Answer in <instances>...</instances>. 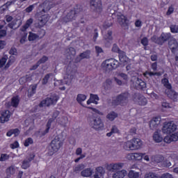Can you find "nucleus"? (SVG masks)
Segmentation results:
<instances>
[{"label": "nucleus", "mask_w": 178, "mask_h": 178, "mask_svg": "<svg viewBox=\"0 0 178 178\" xmlns=\"http://www.w3.org/2000/svg\"><path fill=\"white\" fill-rule=\"evenodd\" d=\"M124 165L123 163H111L107 165V170L109 172H115L113 175V178H124L126 175H127L126 170H120L122 169Z\"/></svg>", "instance_id": "f257e3e1"}, {"label": "nucleus", "mask_w": 178, "mask_h": 178, "mask_svg": "<svg viewBox=\"0 0 178 178\" xmlns=\"http://www.w3.org/2000/svg\"><path fill=\"white\" fill-rule=\"evenodd\" d=\"M83 13V6L76 4L73 10H71L65 17L61 19V22L63 24L69 23L70 22H73V20H76V18L79 15H81Z\"/></svg>", "instance_id": "f03ea898"}, {"label": "nucleus", "mask_w": 178, "mask_h": 178, "mask_svg": "<svg viewBox=\"0 0 178 178\" xmlns=\"http://www.w3.org/2000/svg\"><path fill=\"white\" fill-rule=\"evenodd\" d=\"M129 97H130V93L128 92H122L112 100L111 105L113 106H118L119 105L120 106H126L129 102Z\"/></svg>", "instance_id": "7ed1b4c3"}, {"label": "nucleus", "mask_w": 178, "mask_h": 178, "mask_svg": "<svg viewBox=\"0 0 178 178\" xmlns=\"http://www.w3.org/2000/svg\"><path fill=\"white\" fill-rule=\"evenodd\" d=\"M142 145L143 141H141L140 138H134L125 142L123 145V148L126 149V151H134L136 149H140Z\"/></svg>", "instance_id": "20e7f679"}, {"label": "nucleus", "mask_w": 178, "mask_h": 178, "mask_svg": "<svg viewBox=\"0 0 178 178\" xmlns=\"http://www.w3.org/2000/svg\"><path fill=\"white\" fill-rule=\"evenodd\" d=\"M51 149L49 151L48 154L52 156L55 152H58L62 147H63V140L60 139V136H56L51 140L50 143Z\"/></svg>", "instance_id": "39448f33"}, {"label": "nucleus", "mask_w": 178, "mask_h": 178, "mask_svg": "<svg viewBox=\"0 0 178 178\" xmlns=\"http://www.w3.org/2000/svg\"><path fill=\"white\" fill-rule=\"evenodd\" d=\"M172 38L171 33H162L160 37H157L156 35L152 37V41L158 45H163L165 42L170 41Z\"/></svg>", "instance_id": "423d86ee"}, {"label": "nucleus", "mask_w": 178, "mask_h": 178, "mask_svg": "<svg viewBox=\"0 0 178 178\" xmlns=\"http://www.w3.org/2000/svg\"><path fill=\"white\" fill-rule=\"evenodd\" d=\"M59 101V96L56 94H53L50 97H47L43 99L39 104L40 108H44V106H51V105H56V103Z\"/></svg>", "instance_id": "0eeeda50"}, {"label": "nucleus", "mask_w": 178, "mask_h": 178, "mask_svg": "<svg viewBox=\"0 0 178 178\" xmlns=\"http://www.w3.org/2000/svg\"><path fill=\"white\" fill-rule=\"evenodd\" d=\"M102 66L106 70H113V69L119 67V61L115 58H108L103 61Z\"/></svg>", "instance_id": "6e6552de"}, {"label": "nucleus", "mask_w": 178, "mask_h": 178, "mask_svg": "<svg viewBox=\"0 0 178 178\" xmlns=\"http://www.w3.org/2000/svg\"><path fill=\"white\" fill-rule=\"evenodd\" d=\"M90 125L95 130H103L104 122L99 117H92L90 120Z\"/></svg>", "instance_id": "1a4fd4ad"}, {"label": "nucleus", "mask_w": 178, "mask_h": 178, "mask_svg": "<svg viewBox=\"0 0 178 178\" xmlns=\"http://www.w3.org/2000/svg\"><path fill=\"white\" fill-rule=\"evenodd\" d=\"M177 129V126L173 122H168L164 123L162 130L165 134H171L176 131Z\"/></svg>", "instance_id": "9d476101"}, {"label": "nucleus", "mask_w": 178, "mask_h": 178, "mask_svg": "<svg viewBox=\"0 0 178 178\" xmlns=\"http://www.w3.org/2000/svg\"><path fill=\"white\" fill-rule=\"evenodd\" d=\"M133 98L134 101L138 102V105H140L141 106H145L148 102L147 98L140 93H134Z\"/></svg>", "instance_id": "9b49d317"}, {"label": "nucleus", "mask_w": 178, "mask_h": 178, "mask_svg": "<svg viewBox=\"0 0 178 178\" xmlns=\"http://www.w3.org/2000/svg\"><path fill=\"white\" fill-rule=\"evenodd\" d=\"M90 7L95 12H102V1L101 0H90Z\"/></svg>", "instance_id": "f8f14e48"}, {"label": "nucleus", "mask_w": 178, "mask_h": 178, "mask_svg": "<svg viewBox=\"0 0 178 178\" xmlns=\"http://www.w3.org/2000/svg\"><path fill=\"white\" fill-rule=\"evenodd\" d=\"M134 87L136 90H141L144 91L147 88V83L143 79L137 78L135 82H134Z\"/></svg>", "instance_id": "ddd939ff"}, {"label": "nucleus", "mask_w": 178, "mask_h": 178, "mask_svg": "<svg viewBox=\"0 0 178 178\" xmlns=\"http://www.w3.org/2000/svg\"><path fill=\"white\" fill-rule=\"evenodd\" d=\"M159 124H161V117L157 116V117L153 118L150 120L149 126L151 130H156Z\"/></svg>", "instance_id": "4468645a"}, {"label": "nucleus", "mask_w": 178, "mask_h": 178, "mask_svg": "<svg viewBox=\"0 0 178 178\" xmlns=\"http://www.w3.org/2000/svg\"><path fill=\"white\" fill-rule=\"evenodd\" d=\"M144 155H145V154L131 153L127 154V158L129 161H141Z\"/></svg>", "instance_id": "2eb2a0df"}, {"label": "nucleus", "mask_w": 178, "mask_h": 178, "mask_svg": "<svg viewBox=\"0 0 178 178\" xmlns=\"http://www.w3.org/2000/svg\"><path fill=\"white\" fill-rule=\"evenodd\" d=\"M49 20V18L48 17V15H43L41 16H39L38 17V26L39 29H41L48 23V21Z\"/></svg>", "instance_id": "dca6fc26"}, {"label": "nucleus", "mask_w": 178, "mask_h": 178, "mask_svg": "<svg viewBox=\"0 0 178 178\" xmlns=\"http://www.w3.org/2000/svg\"><path fill=\"white\" fill-rule=\"evenodd\" d=\"M10 116H11V114L9 110L3 111L0 116V123H6V122H9V119H10Z\"/></svg>", "instance_id": "f3484780"}, {"label": "nucleus", "mask_w": 178, "mask_h": 178, "mask_svg": "<svg viewBox=\"0 0 178 178\" xmlns=\"http://www.w3.org/2000/svg\"><path fill=\"white\" fill-rule=\"evenodd\" d=\"M177 140H178V131L175 132L171 135L166 136L164 138L163 141L164 143H166V144H170V143L173 141H177Z\"/></svg>", "instance_id": "a211bd4d"}, {"label": "nucleus", "mask_w": 178, "mask_h": 178, "mask_svg": "<svg viewBox=\"0 0 178 178\" xmlns=\"http://www.w3.org/2000/svg\"><path fill=\"white\" fill-rule=\"evenodd\" d=\"M165 94L168 98L172 99L174 102H177L178 101V94L175 90L170 89V90H165Z\"/></svg>", "instance_id": "6ab92c4d"}, {"label": "nucleus", "mask_w": 178, "mask_h": 178, "mask_svg": "<svg viewBox=\"0 0 178 178\" xmlns=\"http://www.w3.org/2000/svg\"><path fill=\"white\" fill-rule=\"evenodd\" d=\"M90 55H91V51L86 50L83 53L79 54V56H77L75 59V62H80L82 59H90Z\"/></svg>", "instance_id": "aec40b11"}, {"label": "nucleus", "mask_w": 178, "mask_h": 178, "mask_svg": "<svg viewBox=\"0 0 178 178\" xmlns=\"http://www.w3.org/2000/svg\"><path fill=\"white\" fill-rule=\"evenodd\" d=\"M118 23L122 26V27H129V19L125 15H120L118 19Z\"/></svg>", "instance_id": "412c9836"}, {"label": "nucleus", "mask_w": 178, "mask_h": 178, "mask_svg": "<svg viewBox=\"0 0 178 178\" xmlns=\"http://www.w3.org/2000/svg\"><path fill=\"white\" fill-rule=\"evenodd\" d=\"M163 79H161V84H163V87L167 88V91L172 90V84L169 83V79L168 77V74H164Z\"/></svg>", "instance_id": "4be33fe9"}, {"label": "nucleus", "mask_w": 178, "mask_h": 178, "mask_svg": "<svg viewBox=\"0 0 178 178\" xmlns=\"http://www.w3.org/2000/svg\"><path fill=\"white\" fill-rule=\"evenodd\" d=\"M99 101V97H98L97 95L90 94V97L87 101V104L90 105V104H95V105H97Z\"/></svg>", "instance_id": "5701e85b"}, {"label": "nucleus", "mask_w": 178, "mask_h": 178, "mask_svg": "<svg viewBox=\"0 0 178 178\" xmlns=\"http://www.w3.org/2000/svg\"><path fill=\"white\" fill-rule=\"evenodd\" d=\"M83 149H81V147H78L76 149V155H80L79 157L76 158L74 160L75 163H78V162H79L81 161V159H84V158H86V154H83Z\"/></svg>", "instance_id": "b1692460"}, {"label": "nucleus", "mask_w": 178, "mask_h": 178, "mask_svg": "<svg viewBox=\"0 0 178 178\" xmlns=\"http://www.w3.org/2000/svg\"><path fill=\"white\" fill-rule=\"evenodd\" d=\"M73 79H74V75L70 72V74H66L64 76V83L65 84L70 86L72 84V81H73Z\"/></svg>", "instance_id": "393cba45"}, {"label": "nucleus", "mask_w": 178, "mask_h": 178, "mask_svg": "<svg viewBox=\"0 0 178 178\" xmlns=\"http://www.w3.org/2000/svg\"><path fill=\"white\" fill-rule=\"evenodd\" d=\"M54 118H49L46 124V129L43 132H42V136H45L46 134H48V133H49V129H51L52 123H54Z\"/></svg>", "instance_id": "a878e982"}, {"label": "nucleus", "mask_w": 178, "mask_h": 178, "mask_svg": "<svg viewBox=\"0 0 178 178\" xmlns=\"http://www.w3.org/2000/svg\"><path fill=\"white\" fill-rule=\"evenodd\" d=\"M20 103V99L19 98V95L13 96L11 99L10 105L13 106V108H17L19 106V104Z\"/></svg>", "instance_id": "bb28decb"}, {"label": "nucleus", "mask_w": 178, "mask_h": 178, "mask_svg": "<svg viewBox=\"0 0 178 178\" xmlns=\"http://www.w3.org/2000/svg\"><path fill=\"white\" fill-rule=\"evenodd\" d=\"M35 157V156L33 155V156L29 157L28 160H24L22 162V169H28V168H30V162H31V161H33Z\"/></svg>", "instance_id": "cd10ccee"}, {"label": "nucleus", "mask_w": 178, "mask_h": 178, "mask_svg": "<svg viewBox=\"0 0 178 178\" xmlns=\"http://www.w3.org/2000/svg\"><path fill=\"white\" fill-rule=\"evenodd\" d=\"M118 57H119L120 61L122 63H126V62H127V56H126V52L122 50L120 51V52L118 53Z\"/></svg>", "instance_id": "c85d7f7f"}, {"label": "nucleus", "mask_w": 178, "mask_h": 178, "mask_svg": "<svg viewBox=\"0 0 178 178\" xmlns=\"http://www.w3.org/2000/svg\"><path fill=\"white\" fill-rule=\"evenodd\" d=\"M153 140L155 143H162V141H163V138L159 132L155 131L153 135Z\"/></svg>", "instance_id": "c756f323"}, {"label": "nucleus", "mask_w": 178, "mask_h": 178, "mask_svg": "<svg viewBox=\"0 0 178 178\" xmlns=\"http://www.w3.org/2000/svg\"><path fill=\"white\" fill-rule=\"evenodd\" d=\"M31 90L28 91V97L29 98H31V97L34 96V94H35L37 91V87H38V84H33L31 86Z\"/></svg>", "instance_id": "7c9ffc66"}, {"label": "nucleus", "mask_w": 178, "mask_h": 178, "mask_svg": "<svg viewBox=\"0 0 178 178\" xmlns=\"http://www.w3.org/2000/svg\"><path fill=\"white\" fill-rule=\"evenodd\" d=\"M92 175V170L91 168H86L81 171V176L83 177H90Z\"/></svg>", "instance_id": "2f4dec72"}, {"label": "nucleus", "mask_w": 178, "mask_h": 178, "mask_svg": "<svg viewBox=\"0 0 178 178\" xmlns=\"http://www.w3.org/2000/svg\"><path fill=\"white\" fill-rule=\"evenodd\" d=\"M13 3V1H7L3 6L0 7V12L1 13H5L6 10L9 9V7Z\"/></svg>", "instance_id": "473e14b6"}, {"label": "nucleus", "mask_w": 178, "mask_h": 178, "mask_svg": "<svg viewBox=\"0 0 178 178\" xmlns=\"http://www.w3.org/2000/svg\"><path fill=\"white\" fill-rule=\"evenodd\" d=\"M173 44H174V47H172V45L170 44V42H169L171 52H172V54H173V55H177V54H178V43L176 40H174Z\"/></svg>", "instance_id": "72a5a7b5"}, {"label": "nucleus", "mask_w": 178, "mask_h": 178, "mask_svg": "<svg viewBox=\"0 0 178 178\" xmlns=\"http://www.w3.org/2000/svg\"><path fill=\"white\" fill-rule=\"evenodd\" d=\"M33 18H29L25 23V24L22 27L21 30L22 31H26L29 27L33 24Z\"/></svg>", "instance_id": "f704fd0d"}, {"label": "nucleus", "mask_w": 178, "mask_h": 178, "mask_svg": "<svg viewBox=\"0 0 178 178\" xmlns=\"http://www.w3.org/2000/svg\"><path fill=\"white\" fill-rule=\"evenodd\" d=\"M52 76H54V74L52 73L47 74L42 79V86H46V84H48V81H49V79H51Z\"/></svg>", "instance_id": "c9c22d12"}, {"label": "nucleus", "mask_w": 178, "mask_h": 178, "mask_svg": "<svg viewBox=\"0 0 178 178\" xmlns=\"http://www.w3.org/2000/svg\"><path fill=\"white\" fill-rule=\"evenodd\" d=\"M118 117V113H115V111L110 112L107 115L106 118L111 122H113V120Z\"/></svg>", "instance_id": "e433bc0d"}, {"label": "nucleus", "mask_w": 178, "mask_h": 178, "mask_svg": "<svg viewBox=\"0 0 178 178\" xmlns=\"http://www.w3.org/2000/svg\"><path fill=\"white\" fill-rule=\"evenodd\" d=\"M164 157L162 155H156L153 156V161L154 162H156V163H161V162H163Z\"/></svg>", "instance_id": "4c0bfd02"}, {"label": "nucleus", "mask_w": 178, "mask_h": 178, "mask_svg": "<svg viewBox=\"0 0 178 178\" xmlns=\"http://www.w3.org/2000/svg\"><path fill=\"white\" fill-rule=\"evenodd\" d=\"M128 178H140V173L130 170L128 173Z\"/></svg>", "instance_id": "58836bf2"}, {"label": "nucleus", "mask_w": 178, "mask_h": 178, "mask_svg": "<svg viewBox=\"0 0 178 178\" xmlns=\"http://www.w3.org/2000/svg\"><path fill=\"white\" fill-rule=\"evenodd\" d=\"M87 99V96L83 94H79L76 97V101L79 104H81L83 102Z\"/></svg>", "instance_id": "ea45409f"}, {"label": "nucleus", "mask_w": 178, "mask_h": 178, "mask_svg": "<svg viewBox=\"0 0 178 178\" xmlns=\"http://www.w3.org/2000/svg\"><path fill=\"white\" fill-rule=\"evenodd\" d=\"M112 34H113L112 31H108L107 34L104 35V39L106 40V41H108V42H109V41H112L113 40V38L112 37Z\"/></svg>", "instance_id": "a19ab883"}, {"label": "nucleus", "mask_w": 178, "mask_h": 178, "mask_svg": "<svg viewBox=\"0 0 178 178\" xmlns=\"http://www.w3.org/2000/svg\"><path fill=\"white\" fill-rule=\"evenodd\" d=\"M37 38H38V35H37L35 33H33L32 32L29 33V35L28 37L29 41H35V40H37Z\"/></svg>", "instance_id": "79ce46f5"}, {"label": "nucleus", "mask_w": 178, "mask_h": 178, "mask_svg": "<svg viewBox=\"0 0 178 178\" xmlns=\"http://www.w3.org/2000/svg\"><path fill=\"white\" fill-rule=\"evenodd\" d=\"M170 30L172 33V34H177V33H178V25L171 24L170 26Z\"/></svg>", "instance_id": "37998d69"}, {"label": "nucleus", "mask_w": 178, "mask_h": 178, "mask_svg": "<svg viewBox=\"0 0 178 178\" xmlns=\"http://www.w3.org/2000/svg\"><path fill=\"white\" fill-rule=\"evenodd\" d=\"M86 168V165L81 163L75 166L74 171L75 172H81V170H84V168Z\"/></svg>", "instance_id": "c03bdc74"}, {"label": "nucleus", "mask_w": 178, "mask_h": 178, "mask_svg": "<svg viewBox=\"0 0 178 178\" xmlns=\"http://www.w3.org/2000/svg\"><path fill=\"white\" fill-rule=\"evenodd\" d=\"M105 90H109L111 88V86H112V80L108 79L106 80L105 83H104Z\"/></svg>", "instance_id": "a18cd8bd"}, {"label": "nucleus", "mask_w": 178, "mask_h": 178, "mask_svg": "<svg viewBox=\"0 0 178 178\" xmlns=\"http://www.w3.org/2000/svg\"><path fill=\"white\" fill-rule=\"evenodd\" d=\"M33 143H34V140H33V138H28L25 140L24 143V147H29L30 145H31V144H33Z\"/></svg>", "instance_id": "49530a36"}, {"label": "nucleus", "mask_w": 178, "mask_h": 178, "mask_svg": "<svg viewBox=\"0 0 178 178\" xmlns=\"http://www.w3.org/2000/svg\"><path fill=\"white\" fill-rule=\"evenodd\" d=\"M10 158V156L7 154H1L0 156V162H5Z\"/></svg>", "instance_id": "de8ad7c7"}, {"label": "nucleus", "mask_w": 178, "mask_h": 178, "mask_svg": "<svg viewBox=\"0 0 178 178\" xmlns=\"http://www.w3.org/2000/svg\"><path fill=\"white\" fill-rule=\"evenodd\" d=\"M19 81L21 85L26 84L29 81V75L19 78Z\"/></svg>", "instance_id": "09e8293b"}, {"label": "nucleus", "mask_w": 178, "mask_h": 178, "mask_svg": "<svg viewBox=\"0 0 178 178\" xmlns=\"http://www.w3.org/2000/svg\"><path fill=\"white\" fill-rule=\"evenodd\" d=\"M59 123L61 126H66L67 124V117H61L59 120Z\"/></svg>", "instance_id": "8fccbe9b"}, {"label": "nucleus", "mask_w": 178, "mask_h": 178, "mask_svg": "<svg viewBox=\"0 0 178 178\" xmlns=\"http://www.w3.org/2000/svg\"><path fill=\"white\" fill-rule=\"evenodd\" d=\"M174 12H175V7L173 5H171L168 7V9L166 12V15L170 16V15H172Z\"/></svg>", "instance_id": "3c124183"}, {"label": "nucleus", "mask_w": 178, "mask_h": 178, "mask_svg": "<svg viewBox=\"0 0 178 178\" xmlns=\"http://www.w3.org/2000/svg\"><path fill=\"white\" fill-rule=\"evenodd\" d=\"M140 43L142 44V45H143V47H145V49H146V47L148 45V38L144 37L143 38H142Z\"/></svg>", "instance_id": "603ef678"}, {"label": "nucleus", "mask_w": 178, "mask_h": 178, "mask_svg": "<svg viewBox=\"0 0 178 178\" xmlns=\"http://www.w3.org/2000/svg\"><path fill=\"white\" fill-rule=\"evenodd\" d=\"M7 60H8V57H3L0 59V69L1 67H3V66H5Z\"/></svg>", "instance_id": "864d4df0"}, {"label": "nucleus", "mask_w": 178, "mask_h": 178, "mask_svg": "<svg viewBox=\"0 0 178 178\" xmlns=\"http://www.w3.org/2000/svg\"><path fill=\"white\" fill-rule=\"evenodd\" d=\"M67 52H68V55L70 56H74V55H76V49H74V47H70L68 48V49H67Z\"/></svg>", "instance_id": "5fc2aeb1"}, {"label": "nucleus", "mask_w": 178, "mask_h": 178, "mask_svg": "<svg viewBox=\"0 0 178 178\" xmlns=\"http://www.w3.org/2000/svg\"><path fill=\"white\" fill-rule=\"evenodd\" d=\"M48 57L47 56H43L38 61V63L39 65H41L42 63H45V62H47Z\"/></svg>", "instance_id": "6e6d98bb"}, {"label": "nucleus", "mask_w": 178, "mask_h": 178, "mask_svg": "<svg viewBox=\"0 0 178 178\" xmlns=\"http://www.w3.org/2000/svg\"><path fill=\"white\" fill-rule=\"evenodd\" d=\"M10 147L12 149H16V148H19V142L17 140H15L13 143H11L10 145Z\"/></svg>", "instance_id": "4d7b16f0"}, {"label": "nucleus", "mask_w": 178, "mask_h": 178, "mask_svg": "<svg viewBox=\"0 0 178 178\" xmlns=\"http://www.w3.org/2000/svg\"><path fill=\"white\" fill-rule=\"evenodd\" d=\"M145 178H158V175L154 172H149L145 175Z\"/></svg>", "instance_id": "13d9d810"}, {"label": "nucleus", "mask_w": 178, "mask_h": 178, "mask_svg": "<svg viewBox=\"0 0 178 178\" xmlns=\"http://www.w3.org/2000/svg\"><path fill=\"white\" fill-rule=\"evenodd\" d=\"M6 173L8 176H9V175H13V173H15V168L13 167L8 168L6 169Z\"/></svg>", "instance_id": "bf43d9fd"}, {"label": "nucleus", "mask_w": 178, "mask_h": 178, "mask_svg": "<svg viewBox=\"0 0 178 178\" xmlns=\"http://www.w3.org/2000/svg\"><path fill=\"white\" fill-rule=\"evenodd\" d=\"M113 134H119L120 131H119V129H118V127L115 125H113L111 130Z\"/></svg>", "instance_id": "052dcab7"}, {"label": "nucleus", "mask_w": 178, "mask_h": 178, "mask_svg": "<svg viewBox=\"0 0 178 178\" xmlns=\"http://www.w3.org/2000/svg\"><path fill=\"white\" fill-rule=\"evenodd\" d=\"M112 51H113V52H118L119 54V52H120V51H122V50H120V49H119V47H118V44H114L113 45Z\"/></svg>", "instance_id": "680f3d73"}, {"label": "nucleus", "mask_w": 178, "mask_h": 178, "mask_svg": "<svg viewBox=\"0 0 178 178\" xmlns=\"http://www.w3.org/2000/svg\"><path fill=\"white\" fill-rule=\"evenodd\" d=\"M95 49L97 55H99V54H102L104 52V50L99 46H95Z\"/></svg>", "instance_id": "e2e57ef3"}, {"label": "nucleus", "mask_w": 178, "mask_h": 178, "mask_svg": "<svg viewBox=\"0 0 178 178\" xmlns=\"http://www.w3.org/2000/svg\"><path fill=\"white\" fill-rule=\"evenodd\" d=\"M33 10H34V5H30L25 9V11L26 12V13H30L33 12Z\"/></svg>", "instance_id": "0e129e2a"}, {"label": "nucleus", "mask_w": 178, "mask_h": 178, "mask_svg": "<svg viewBox=\"0 0 178 178\" xmlns=\"http://www.w3.org/2000/svg\"><path fill=\"white\" fill-rule=\"evenodd\" d=\"M160 178H173V175H172L170 173L166 172V173H163V175H161Z\"/></svg>", "instance_id": "69168bd1"}, {"label": "nucleus", "mask_w": 178, "mask_h": 178, "mask_svg": "<svg viewBox=\"0 0 178 178\" xmlns=\"http://www.w3.org/2000/svg\"><path fill=\"white\" fill-rule=\"evenodd\" d=\"M96 173H98L99 175H104V168L97 167L96 168Z\"/></svg>", "instance_id": "338daca9"}, {"label": "nucleus", "mask_w": 178, "mask_h": 178, "mask_svg": "<svg viewBox=\"0 0 178 178\" xmlns=\"http://www.w3.org/2000/svg\"><path fill=\"white\" fill-rule=\"evenodd\" d=\"M12 130H13V134L15 135V137H17V136L20 134V130H19V129L17 128L12 129Z\"/></svg>", "instance_id": "774afa93"}]
</instances>
